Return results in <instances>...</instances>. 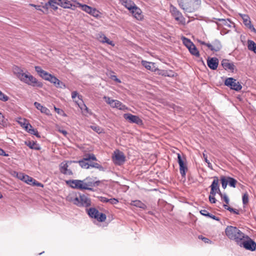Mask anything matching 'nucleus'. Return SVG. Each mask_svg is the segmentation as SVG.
Returning <instances> with one entry per match:
<instances>
[{
    "instance_id": "nucleus-50",
    "label": "nucleus",
    "mask_w": 256,
    "mask_h": 256,
    "mask_svg": "<svg viewBox=\"0 0 256 256\" xmlns=\"http://www.w3.org/2000/svg\"><path fill=\"white\" fill-rule=\"evenodd\" d=\"M54 110H55L56 112L58 114H59L61 116H66L64 111L63 110H62V109L57 108L54 106Z\"/></svg>"
},
{
    "instance_id": "nucleus-38",
    "label": "nucleus",
    "mask_w": 256,
    "mask_h": 256,
    "mask_svg": "<svg viewBox=\"0 0 256 256\" xmlns=\"http://www.w3.org/2000/svg\"><path fill=\"white\" fill-rule=\"evenodd\" d=\"M8 120L6 119L4 116L0 112V124L3 126H7Z\"/></svg>"
},
{
    "instance_id": "nucleus-33",
    "label": "nucleus",
    "mask_w": 256,
    "mask_h": 256,
    "mask_svg": "<svg viewBox=\"0 0 256 256\" xmlns=\"http://www.w3.org/2000/svg\"><path fill=\"white\" fill-rule=\"evenodd\" d=\"M90 166L98 168L100 171H104L105 170L104 168L102 166L98 163L94 162H90Z\"/></svg>"
},
{
    "instance_id": "nucleus-60",
    "label": "nucleus",
    "mask_w": 256,
    "mask_h": 256,
    "mask_svg": "<svg viewBox=\"0 0 256 256\" xmlns=\"http://www.w3.org/2000/svg\"><path fill=\"white\" fill-rule=\"evenodd\" d=\"M78 106H79V107L82 110H86L88 112V108L86 107V106L84 104H82L80 105V104L78 103Z\"/></svg>"
},
{
    "instance_id": "nucleus-12",
    "label": "nucleus",
    "mask_w": 256,
    "mask_h": 256,
    "mask_svg": "<svg viewBox=\"0 0 256 256\" xmlns=\"http://www.w3.org/2000/svg\"><path fill=\"white\" fill-rule=\"evenodd\" d=\"M124 118L130 123L136 124L139 126L143 124L142 120L137 116L128 113L124 114Z\"/></svg>"
},
{
    "instance_id": "nucleus-42",
    "label": "nucleus",
    "mask_w": 256,
    "mask_h": 256,
    "mask_svg": "<svg viewBox=\"0 0 256 256\" xmlns=\"http://www.w3.org/2000/svg\"><path fill=\"white\" fill-rule=\"evenodd\" d=\"M72 6V4H70V2L68 0H65L63 4H62V7L64 8H70Z\"/></svg>"
},
{
    "instance_id": "nucleus-32",
    "label": "nucleus",
    "mask_w": 256,
    "mask_h": 256,
    "mask_svg": "<svg viewBox=\"0 0 256 256\" xmlns=\"http://www.w3.org/2000/svg\"><path fill=\"white\" fill-rule=\"evenodd\" d=\"M218 20L222 22V24L228 28H231V24L232 22L230 21L229 19H223V18H216Z\"/></svg>"
},
{
    "instance_id": "nucleus-41",
    "label": "nucleus",
    "mask_w": 256,
    "mask_h": 256,
    "mask_svg": "<svg viewBox=\"0 0 256 256\" xmlns=\"http://www.w3.org/2000/svg\"><path fill=\"white\" fill-rule=\"evenodd\" d=\"M90 128L98 134L102 133V129L100 127L96 125L91 126Z\"/></svg>"
},
{
    "instance_id": "nucleus-44",
    "label": "nucleus",
    "mask_w": 256,
    "mask_h": 256,
    "mask_svg": "<svg viewBox=\"0 0 256 256\" xmlns=\"http://www.w3.org/2000/svg\"><path fill=\"white\" fill-rule=\"evenodd\" d=\"M99 12L97 10L96 8H92V10H90V14L92 15V16L94 17H98L99 16Z\"/></svg>"
},
{
    "instance_id": "nucleus-4",
    "label": "nucleus",
    "mask_w": 256,
    "mask_h": 256,
    "mask_svg": "<svg viewBox=\"0 0 256 256\" xmlns=\"http://www.w3.org/2000/svg\"><path fill=\"white\" fill-rule=\"evenodd\" d=\"M225 232L226 236L230 239L234 240L237 244L244 238L245 234L236 226H227L225 230Z\"/></svg>"
},
{
    "instance_id": "nucleus-3",
    "label": "nucleus",
    "mask_w": 256,
    "mask_h": 256,
    "mask_svg": "<svg viewBox=\"0 0 256 256\" xmlns=\"http://www.w3.org/2000/svg\"><path fill=\"white\" fill-rule=\"evenodd\" d=\"M67 200L79 207L88 208L91 206V200L84 194L78 197L76 195L71 194L68 196Z\"/></svg>"
},
{
    "instance_id": "nucleus-10",
    "label": "nucleus",
    "mask_w": 256,
    "mask_h": 256,
    "mask_svg": "<svg viewBox=\"0 0 256 256\" xmlns=\"http://www.w3.org/2000/svg\"><path fill=\"white\" fill-rule=\"evenodd\" d=\"M112 158L114 163L118 165L123 164L126 161V156L124 152L118 150L114 152Z\"/></svg>"
},
{
    "instance_id": "nucleus-35",
    "label": "nucleus",
    "mask_w": 256,
    "mask_h": 256,
    "mask_svg": "<svg viewBox=\"0 0 256 256\" xmlns=\"http://www.w3.org/2000/svg\"><path fill=\"white\" fill-rule=\"evenodd\" d=\"M106 216L104 214L100 213L99 212V214L96 216V218L95 219L97 220L100 222H104L106 220Z\"/></svg>"
},
{
    "instance_id": "nucleus-43",
    "label": "nucleus",
    "mask_w": 256,
    "mask_h": 256,
    "mask_svg": "<svg viewBox=\"0 0 256 256\" xmlns=\"http://www.w3.org/2000/svg\"><path fill=\"white\" fill-rule=\"evenodd\" d=\"M248 202V194L247 192H246L242 196V203L246 205Z\"/></svg>"
},
{
    "instance_id": "nucleus-55",
    "label": "nucleus",
    "mask_w": 256,
    "mask_h": 256,
    "mask_svg": "<svg viewBox=\"0 0 256 256\" xmlns=\"http://www.w3.org/2000/svg\"><path fill=\"white\" fill-rule=\"evenodd\" d=\"M30 6H34L35 8L37 10H40V11H42V12L44 13H46V12L44 11H43L41 8H40V7L41 6H39V5H36V4H30Z\"/></svg>"
},
{
    "instance_id": "nucleus-52",
    "label": "nucleus",
    "mask_w": 256,
    "mask_h": 256,
    "mask_svg": "<svg viewBox=\"0 0 256 256\" xmlns=\"http://www.w3.org/2000/svg\"><path fill=\"white\" fill-rule=\"evenodd\" d=\"M26 175V174H24L23 173L20 172L17 174V177L18 178L23 181L24 180V179Z\"/></svg>"
},
{
    "instance_id": "nucleus-6",
    "label": "nucleus",
    "mask_w": 256,
    "mask_h": 256,
    "mask_svg": "<svg viewBox=\"0 0 256 256\" xmlns=\"http://www.w3.org/2000/svg\"><path fill=\"white\" fill-rule=\"evenodd\" d=\"M90 160H97L96 158L93 154H88L84 156L82 160L73 162L74 163H78L82 168L88 169L90 168V163L88 161Z\"/></svg>"
},
{
    "instance_id": "nucleus-23",
    "label": "nucleus",
    "mask_w": 256,
    "mask_h": 256,
    "mask_svg": "<svg viewBox=\"0 0 256 256\" xmlns=\"http://www.w3.org/2000/svg\"><path fill=\"white\" fill-rule=\"evenodd\" d=\"M24 144L28 146L30 149L35 150H40L41 149L40 146L36 142L26 140L24 142Z\"/></svg>"
},
{
    "instance_id": "nucleus-15",
    "label": "nucleus",
    "mask_w": 256,
    "mask_h": 256,
    "mask_svg": "<svg viewBox=\"0 0 256 256\" xmlns=\"http://www.w3.org/2000/svg\"><path fill=\"white\" fill-rule=\"evenodd\" d=\"M240 17L242 18L243 23L245 26L250 29L251 31L253 32L255 34L256 33V30L254 28V26L252 24L250 18L247 14H240Z\"/></svg>"
},
{
    "instance_id": "nucleus-47",
    "label": "nucleus",
    "mask_w": 256,
    "mask_h": 256,
    "mask_svg": "<svg viewBox=\"0 0 256 256\" xmlns=\"http://www.w3.org/2000/svg\"><path fill=\"white\" fill-rule=\"evenodd\" d=\"M53 2L54 1H52V0H50L48 2L46 3L45 4L42 6V8L46 10V12L48 11L50 4H51L52 3H53Z\"/></svg>"
},
{
    "instance_id": "nucleus-21",
    "label": "nucleus",
    "mask_w": 256,
    "mask_h": 256,
    "mask_svg": "<svg viewBox=\"0 0 256 256\" xmlns=\"http://www.w3.org/2000/svg\"><path fill=\"white\" fill-rule=\"evenodd\" d=\"M36 71L38 74V75L42 77L43 79L47 80H48L49 76L50 75V74L43 70L42 68L40 66H36L34 67Z\"/></svg>"
},
{
    "instance_id": "nucleus-37",
    "label": "nucleus",
    "mask_w": 256,
    "mask_h": 256,
    "mask_svg": "<svg viewBox=\"0 0 256 256\" xmlns=\"http://www.w3.org/2000/svg\"><path fill=\"white\" fill-rule=\"evenodd\" d=\"M220 180L222 182V186L224 189H225L226 188V186L228 184V180L227 177L224 176H222L220 177Z\"/></svg>"
},
{
    "instance_id": "nucleus-30",
    "label": "nucleus",
    "mask_w": 256,
    "mask_h": 256,
    "mask_svg": "<svg viewBox=\"0 0 256 256\" xmlns=\"http://www.w3.org/2000/svg\"><path fill=\"white\" fill-rule=\"evenodd\" d=\"M142 66H144L147 70H151L152 71L154 70L153 68H154V63L144 60H142Z\"/></svg>"
},
{
    "instance_id": "nucleus-53",
    "label": "nucleus",
    "mask_w": 256,
    "mask_h": 256,
    "mask_svg": "<svg viewBox=\"0 0 256 256\" xmlns=\"http://www.w3.org/2000/svg\"><path fill=\"white\" fill-rule=\"evenodd\" d=\"M99 200L100 202H108L110 201V199L104 196L99 197Z\"/></svg>"
},
{
    "instance_id": "nucleus-8",
    "label": "nucleus",
    "mask_w": 256,
    "mask_h": 256,
    "mask_svg": "<svg viewBox=\"0 0 256 256\" xmlns=\"http://www.w3.org/2000/svg\"><path fill=\"white\" fill-rule=\"evenodd\" d=\"M186 160L184 156L182 158L180 154H178V162L180 166V172L182 178L186 177V172L188 170L186 163L185 162Z\"/></svg>"
},
{
    "instance_id": "nucleus-63",
    "label": "nucleus",
    "mask_w": 256,
    "mask_h": 256,
    "mask_svg": "<svg viewBox=\"0 0 256 256\" xmlns=\"http://www.w3.org/2000/svg\"><path fill=\"white\" fill-rule=\"evenodd\" d=\"M0 156H8V154H6L4 150H2V148H0Z\"/></svg>"
},
{
    "instance_id": "nucleus-49",
    "label": "nucleus",
    "mask_w": 256,
    "mask_h": 256,
    "mask_svg": "<svg viewBox=\"0 0 256 256\" xmlns=\"http://www.w3.org/2000/svg\"><path fill=\"white\" fill-rule=\"evenodd\" d=\"M102 42L104 43L106 42L110 45L112 44V42L107 37H106L104 36L102 37Z\"/></svg>"
},
{
    "instance_id": "nucleus-36",
    "label": "nucleus",
    "mask_w": 256,
    "mask_h": 256,
    "mask_svg": "<svg viewBox=\"0 0 256 256\" xmlns=\"http://www.w3.org/2000/svg\"><path fill=\"white\" fill-rule=\"evenodd\" d=\"M190 53L192 55L198 58L200 56L199 51L198 50L197 48H196L194 44L193 45V46H192V49L191 50V52H190Z\"/></svg>"
},
{
    "instance_id": "nucleus-57",
    "label": "nucleus",
    "mask_w": 256,
    "mask_h": 256,
    "mask_svg": "<svg viewBox=\"0 0 256 256\" xmlns=\"http://www.w3.org/2000/svg\"><path fill=\"white\" fill-rule=\"evenodd\" d=\"M200 213L203 215V216H208L209 214V212H208V211L206 210H202L200 211Z\"/></svg>"
},
{
    "instance_id": "nucleus-24",
    "label": "nucleus",
    "mask_w": 256,
    "mask_h": 256,
    "mask_svg": "<svg viewBox=\"0 0 256 256\" xmlns=\"http://www.w3.org/2000/svg\"><path fill=\"white\" fill-rule=\"evenodd\" d=\"M120 3L130 11L136 6L135 4L130 0H120Z\"/></svg>"
},
{
    "instance_id": "nucleus-14",
    "label": "nucleus",
    "mask_w": 256,
    "mask_h": 256,
    "mask_svg": "<svg viewBox=\"0 0 256 256\" xmlns=\"http://www.w3.org/2000/svg\"><path fill=\"white\" fill-rule=\"evenodd\" d=\"M73 162H74L72 161V160L64 161V162H62L60 164V172L64 174L72 175V171L70 169H68V168L69 166Z\"/></svg>"
},
{
    "instance_id": "nucleus-45",
    "label": "nucleus",
    "mask_w": 256,
    "mask_h": 256,
    "mask_svg": "<svg viewBox=\"0 0 256 256\" xmlns=\"http://www.w3.org/2000/svg\"><path fill=\"white\" fill-rule=\"evenodd\" d=\"M82 10L88 14H90L92 8L86 4L82 6Z\"/></svg>"
},
{
    "instance_id": "nucleus-18",
    "label": "nucleus",
    "mask_w": 256,
    "mask_h": 256,
    "mask_svg": "<svg viewBox=\"0 0 256 256\" xmlns=\"http://www.w3.org/2000/svg\"><path fill=\"white\" fill-rule=\"evenodd\" d=\"M222 66L226 70H230L232 72H234L236 68V66L233 62H230L228 60L224 59L222 61Z\"/></svg>"
},
{
    "instance_id": "nucleus-20",
    "label": "nucleus",
    "mask_w": 256,
    "mask_h": 256,
    "mask_svg": "<svg viewBox=\"0 0 256 256\" xmlns=\"http://www.w3.org/2000/svg\"><path fill=\"white\" fill-rule=\"evenodd\" d=\"M207 64L210 69L215 70L218 68V60L216 58H208L207 60Z\"/></svg>"
},
{
    "instance_id": "nucleus-34",
    "label": "nucleus",
    "mask_w": 256,
    "mask_h": 256,
    "mask_svg": "<svg viewBox=\"0 0 256 256\" xmlns=\"http://www.w3.org/2000/svg\"><path fill=\"white\" fill-rule=\"evenodd\" d=\"M227 178L229 186L232 188H236L237 180L236 179L230 176H228Z\"/></svg>"
},
{
    "instance_id": "nucleus-48",
    "label": "nucleus",
    "mask_w": 256,
    "mask_h": 256,
    "mask_svg": "<svg viewBox=\"0 0 256 256\" xmlns=\"http://www.w3.org/2000/svg\"><path fill=\"white\" fill-rule=\"evenodd\" d=\"M28 126H24L25 130L30 134H34L35 133L37 132L36 129H34L32 128L31 129L28 130Z\"/></svg>"
},
{
    "instance_id": "nucleus-61",
    "label": "nucleus",
    "mask_w": 256,
    "mask_h": 256,
    "mask_svg": "<svg viewBox=\"0 0 256 256\" xmlns=\"http://www.w3.org/2000/svg\"><path fill=\"white\" fill-rule=\"evenodd\" d=\"M111 78L117 82H118V83L121 82L120 80V79H118V78H117L116 76H114V75L112 76Z\"/></svg>"
},
{
    "instance_id": "nucleus-5",
    "label": "nucleus",
    "mask_w": 256,
    "mask_h": 256,
    "mask_svg": "<svg viewBox=\"0 0 256 256\" xmlns=\"http://www.w3.org/2000/svg\"><path fill=\"white\" fill-rule=\"evenodd\" d=\"M244 237V240H241L238 245L246 250L252 252L255 251L256 250V242L247 235L245 234Z\"/></svg>"
},
{
    "instance_id": "nucleus-1",
    "label": "nucleus",
    "mask_w": 256,
    "mask_h": 256,
    "mask_svg": "<svg viewBox=\"0 0 256 256\" xmlns=\"http://www.w3.org/2000/svg\"><path fill=\"white\" fill-rule=\"evenodd\" d=\"M13 72L16 77L22 82L33 86H38L39 88L42 86V84L41 82H38L36 78L32 75L26 74L24 72L23 70L19 67L16 66H14L13 68Z\"/></svg>"
},
{
    "instance_id": "nucleus-13",
    "label": "nucleus",
    "mask_w": 256,
    "mask_h": 256,
    "mask_svg": "<svg viewBox=\"0 0 256 256\" xmlns=\"http://www.w3.org/2000/svg\"><path fill=\"white\" fill-rule=\"evenodd\" d=\"M66 183L73 188L80 190L86 188L84 186V180H69L66 182Z\"/></svg>"
},
{
    "instance_id": "nucleus-2",
    "label": "nucleus",
    "mask_w": 256,
    "mask_h": 256,
    "mask_svg": "<svg viewBox=\"0 0 256 256\" xmlns=\"http://www.w3.org/2000/svg\"><path fill=\"white\" fill-rule=\"evenodd\" d=\"M177 2L184 13L195 12L201 4V0H177Z\"/></svg>"
},
{
    "instance_id": "nucleus-9",
    "label": "nucleus",
    "mask_w": 256,
    "mask_h": 256,
    "mask_svg": "<svg viewBox=\"0 0 256 256\" xmlns=\"http://www.w3.org/2000/svg\"><path fill=\"white\" fill-rule=\"evenodd\" d=\"M170 12L176 21L179 22L182 24H185V18L182 16L181 12L175 6L171 5L170 6Z\"/></svg>"
},
{
    "instance_id": "nucleus-54",
    "label": "nucleus",
    "mask_w": 256,
    "mask_h": 256,
    "mask_svg": "<svg viewBox=\"0 0 256 256\" xmlns=\"http://www.w3.org/2000/svg\"><path fill=\"white\" fill-rule=\"evenodd\" d=\"M118 200L115 198H110L109 202L112 204H118Z\"/></svg>"
},
{
    "instance_id": "nucleus-56",
    "label": "nucleus",
    "mask_w": 256,
    "mask_h": 256,
    "mask_svg": "<svg viewBox=\"0 0 256 256\" xmlns=\"http://www.w3.org/2000/svg\"><path fill=\"white\" fill-rule=\"evenodd\" d=\"M65 0H52L54 1L53 3H56V4L62 6V4L64 2Z\"/></svg>"
},
{
    "instance_id": "nucleus-58",
    "label": "nucleus",
    "mask_w": 256,
    "mask_h": 256,
    "mask_svg": "<svg viewBox=\"0 0 256 256\" xmlns=\"http://www.w3.org/2000/svg\"><path fill=\"white\" fill-rule=\"evenodd\" d=\"M223 206L224 207V208L225 209L228 210L230 212H233L234 211V208H230V207L228 206L227 204H224Z\"/></svg>"
},
{
    "instance_id": "nucleus-19",
    "label": "nucleus",
    "mask_w": 256,
    "mask_h": 256,
    "mask_svg": "<svg viewBox=\"0 0 256 256\" xmlns=\"http://www.w3.org/2000/svg\"><path fill=\"white\" fill-rule=\"evenodd\" d=\"M47 80L50 82L51 83L54 84L56 88H62L65 87L64 84L56 76L52 75L51 74L49 76L48 80Z\"/></svg>"
},
{
    "instance_id": "nucleus-17",
    "label": "nucleus",
    "mask_w": 256,
    "mask_h": 256,
    "mask_svg": "<svg viewBox=\"0 0 256 256\" xmlns=\"http://www.w3.org/2000/svg\"><path fill=\"white\" fill-rule=\"evenodd\" d=\"M208 48L212 51L217 52L221 50L222 45L219 40H215L212 44L209 43V44H208Z\"/></svg>"
},
{
    "instance_id": "nucleus-28",
    "label": "nucleus",
    "mask_w": 256,
    "mask_h": 256,
    "mask_svg": "<svg viewBox=\"0 0 256 256\" xmlns=\"http://www.w3.org/2000/svg\"><path fill=\"white\" fill-rule=\"evenodd\" d=\"M84 187H86V190H92V188H90V186H94L95 184L94 182V181H88V178L84 180Z\"/></svg>"
},
{
    "instance_id": "nucleus-31",
    "label": "nucleus",
    "mask_w": 256,
    "mask_h": 256,
    "mask_svg": "<svg viewBox=\"0 0 256 256\" xmlns=\"http://www.w3.org/2000/svg\"><path fill=\"white\" fill-rule=\"evenodd\" d=\"M182 40L184 44L187 48H188L190 46H193L194 45V43L191 40L185 37H182Z\"/></svg>"
},
{
    "instance_id": "nucleus-16",
    "label": "nucleus",
    "mask_w": 256,
    "mask_h": 256,
    "mask_svg": "<svg viewBox=\"0 0 256 256\" xmlns=\"http://www.w3.org/2000/svg\"><path fill=\"white\" fill-rule=\"evenodd\" d=\"M219 180L217 176L214 177V180L210 186L211 195H216V193L219 194L220 192L218 184Z\"/></svg>"
},
{
    "instance_id": "nucleus-26",
    "label": "nucleus",
    "mask_w": 256,
    "mask_h": 256,
    "mask_svg": "<svg viewBox=\"0 0 256 256\" xmlns=\"http://www.w3.org/2000/svg\"><path fill=\"white\" fill-rule=\"evenodd\" d=\"M34 106L38 110H40L42 113L46 114H48L50 110L48 108H47L46 107H44L41 105L40 104L35 102L34 103Z\"/></svg>"
},
{
    "instance_id": "nucleus-27",
    "label": "nucleus",
    "mask_w": 256,
    "mask_h": 256,
    "mask_svg": "<svg viewBox=\"0 0 256 256\" xmlns=\"http://www.w3.org/2000/svg\"><path fill=\"white\" fill-rule=\"evenodd\" d=\"M132 205L145 210L146 206L139 200H136L132 202Z\"/></svg>"
},
{
    "instance_id": "nucleus-11",
    "label": "nucleus",
    "mask_w": 256,
    "mask_h": 256,
    "mask_svg": "<svg viewBox=\"0 0 256 256\" xmlns=\"http://www.w3.org/2000/svg\"><path fill=\"white\" fill-rule=\"evenodd\" d=\"M104 99L105 100L106 102L109 104L112 108H116L120 110H124L126 106L124 105L120 102L112 99L106 96L104 97Z\"/></svg>"
},
{
    "instance_id": "nucleus-59",
    "label": "nucleus",
    "mask_w": 256,
    "mask_h": 256,
    "mask_svg": "<svg viewBox=\"0 0 256 256\" xmlns=\"http://www.w3.org/2000/svg\"><path fill=\"white\" fill-rule=\"evenodd\" d=\"M208 217H209V218H212L213 220H216L217 221H220V219L219 218L211 214H209L208 216Z\"/></svg>"
},
{
    "instance_id": "nucleus-51",
    "label": "nucleus",
    "mask_w": 256,
    "mask_h": 256,
    "mask_svg": "<svg viewBox=\"0 0 256 256\" xmlns=\"http://www.w3.org/2000/svg\"><path fill=\"white\" fill-rule=\"evenodd\" d=\"M214 196L215 195H211L210 194L209 196V200L212 204H214L216 202V200L214 198Z\"/></svg>"
},
{
    "instance_id": "nucleus-29",
    "label": "nucleus",
    "mask_w": 256,
    "mask_h": 256,
    "mask_svg": "<svg viewBox=\"0 0 256 256\" xmlns=\"http://www.w3.org/2000/svg\"><path fill=\"white\" fill-rule=\"evenodd\" d=\"M248 49L256 54V44L252 40H248Z\"/></svg>"
},
{
    "instance_id": "nucleus-25",
    "label": "nucleus",
    "mask_w": 256,
    "mask_h": 256,
    "mask_svg": "<svg viewBox=\"0 0 256 256\" xmlns=\"http://www.w3.org/2000/svg\"><path fill=\"white\" fill-rule=\"evenodd\" d=\"M87 213L88 215L92 218H96V216L99 214V212L94 208H91L87 209Z\"/></svg>"
},
{
    "instance_id": "nucleus-7",
    "label": "nucleus",
    "mask_w": 256,
    "mask_h": 256,
    "mask_svg": "<svg viewBox=\"0 0 256 256\" xmlns=\"http://www.w3.org/2000/svg\"><path fill=\"white\" fill-rule=\"evenodd\" d=\"M224 85L236 92L240 91L242 88V86L240 82L233 78H226L224 81Z\"/></svg>"
},
{
    "instance_id": "nucleus-62",
    "label": "nucleus",
    "mask_w": 256,
    "mask_h": 256,
    "mask_svg": "<svg viewBox=\"0 0 256 256\" xmlns=\"http://www.w3.org/2000/svg\"><path fill=\"white\" fill-rule=\"evenodd\" d=\"M32 186H36L40 187H43V184H42L38 182L36 180L35 182H33L32 183Z\"/></svg>"
},
{
    "instance_id": "nucleus-64",
    "label": "nucleus",
    "mask_w": 256,
    "mask_h": 256,
    "mask_svg": "<svg viewBox=\"0 0 256 256\" xmlns=\"http://www.w3.org/2000/svg\"><path fill=\"white\" fill-rule=\"evenodd\" d=\"M19 123L21 124L22 126L24 128V126H26V124H28V123L26 122V121L25 119L23 120L22 122H19Z\"/></svg>"
},
{
    "instance_id": "nucleus-40",
    "label": "nucleus",
    "mask_w": 256,
    "mask_h": 256,
    "mask_svg": "<svg viewBox=\"0 0 256 256\" xmlns=\"http://www.w3.org/2000/svg\"><path fill=\"white\" fill-rule=\"evenodd\" d=\"M219 194L222 200L226 202L225 204H228L230 202L229 198L226 194H222L221 192H219Z\"/></svg>"
},
{
    "instance_id": "nucleus-39",
    "label": "nucleus",
    "mask_w": 256,
    "mask_h": 256,
    "mask_svg": "<svg viewBox=\"0 0 256 256\" xmlns=\"http://www.w3.org/2000/svg\"><path fill=\"white\" fill-rule=\"evenodd\" d=\"M23 181L28 184L32 185V183L33 182H35V180L28 175H26Z\"/></svg>"
},
{
    "instance_id": "nucleus-46",
    "label": "nucleus",
    "mask_w": 256,
    "mask_h": 256,
    "mask_svg": "<svg viewBox=\"0 0 256 256\" xmlns=\"http://www.w3.org/2000/svg\"><path fill=\"white\" fill-rule=\"evenodd\" d=\"M8 100V96L5 95L1 91H0V100L3 102H6Z\"/></svg>"
},
{
    "instance_id": "nucleus-22",
    "label": "nucleus",
    "mask_w": 256,
    "mask_h": 256,
    "mask_svg": "<svg viewBox=\"0 0 256 256\" xmlns=\"http://www.w3.org/2000/svg\"><path fill=\"white\" fill-rule=\"evenodd\" d=\"M130 12L137 20H142V18L141 10L139 8L137 7L136 5L130 10Z\"/></svg>"
}]
</instances>
